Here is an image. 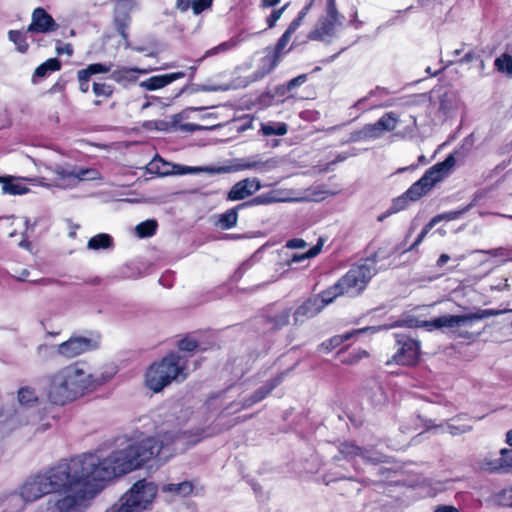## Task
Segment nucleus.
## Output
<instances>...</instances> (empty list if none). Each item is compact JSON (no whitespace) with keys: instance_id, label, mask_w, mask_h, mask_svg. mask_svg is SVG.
I'll return each mask as SVG.
<instances>
[{"instance_id":"obj_27","label":"nucleus","mask_w":512,"mask_h":512,"mask_svg":"<svg viewBox=\"0 0 512 512\" xmlns=\"http://www.w3.org/2000/svg\"><path fill=\"white\" fill-rule=\"evenodd\" d=\"M340 362L345 365H355L361 359L367 358L369 353L364 349H357L351 352H347L346 349H340L337 353Z\"/></svg>"},{"instance_id":"obj_45","label":"nucleus","mask_w":512,"mask_h":512,"mask_svg":"<svg viewBox=\"0 0 512 512\" xmlns=\"http://www.w3.org/2000/svg\"><path fill=\"white\" fill-rule=\"evenodd\" d=\"M213 0H190V8L195 15L202 13L204 10L210 8Z\"/></svg>"},{"instance_id":"obj_55","label":"nucleus","mask_w":512,"mask_h":512,"mask_svg":"<svg viewBox=\"0 0 512 512\" xmlns=\"http://www.w3.org/2000/svg\"><path fill=\"white\" fill-rule=\"evenodd\" d=\"M202 127L194 123H185L181 126V129L187 132H194L200 130Z\"/></svg>"},{"instance_id":"obj_12","label":"nucleus","mask_w":512,"mask_h":512,"mask_svg":"<svg viewBox=\"0 0 512 512\" xmlns=\"http://www.w3.org/2000/svg\"><path fill=\"white\" fill-rule=\"evenodd\" d=\"M97 347L98 342L92 338L71 336L68 340L60 343L56 350L60 356L66 359H72L89 351L95 350Z\"/></svg>"},{"instance_id":"obj_53","label":"nucleus","mask_w":512,"mask_h":512,"mask_svg":"<svg viewBox=\"0 0 512 512\" xmlns=\"http://www.w3.org/2000/svg\"><path fill=\"white\" fill-rule=\"evenodd\" d=\"M127 29L128 25L125 22L121 21L117 24V32L125 41H128Z\"/></svg>"},{"instance_id":"obj_48","label":"nucleus","mask_w":512,"mask_h":512,"mask_svg":"<svg viewBox=\"0 0 512 512\" xmlns=\"http://www.w3.org/2000/svg\"><path fill=\"white\" fill-rule=\"evenodd\" d=\"M307 79V74L298 75L297 77L292 78L287 82V84L285 85V89L290 92L294 90L296 87L303 85L307 81Z\"/></svg>"},{"instance_id":"obj_1","label":"nucleus","mask_w":512,"mask_h":512,"mask_svg":"<svg viewBox=\"0 0 512 512\" xmlns=\"http://www.w3.org/2000/svg\"><path fill=\"white\" fill-rule=\"evenodd\" d=\"M176 440L174 434L165 432L115 450L102 460L87 454L61 461L45 473L29 477L20 488V498L15 500L31 503L44 495L64 492L50 512H82L84 503L96 495L102 483L140 469L150 461L162 465L172 458Z\"/></svg>"},{"instance_id":"obj_7","label":"nucleus","mask_w":512,"mask_h":512,"mask_svg":"<svg viewBox=\"0 0 512 512\" xmlns=\"http://www.w3.org/2000/svg\"><path fill=\"white\" fill-rule=\"evenodd\" d=\"M214 347V343L204 340L200 334L191 332L185 334L176 342L177 350L168 352L169 354L177 355L181 362L184 364V369L189 371V360L197 352H206Z\"/></svg>"},{"instance_id":"obj_35","label":"nucleus","mask_w":512,"mask_h":512,"mask_svg":"<svg viewBox=\"0 0 512 512\" xmlns=\"http://www.w3.org/2000/svg\"><path fill=\"white\" fill-rule=\"evenodd\" d=\"M158 228V223L154 219H148L139 223L136 228V234L139 238H148L155 235Z\"/></svg>"},{"instance_id":"obj_21","label":"nucleus","mask_w":512,"mask_h":512,"mask_svg":"<svg viewBox=\"0 0 512 512\" xmlns=\"http://www.w3.org/2000/svg\"><path fill=\"white\" fill-rule=\"evenodd\" d=\"M382 329V326H372V327H364L360 329H354L349 332H345L343 334L335 335L331 337L328 341L323 342L322 346L325 347L326 350L330 351L342 345L345 341L350 340L351 338L358 336L360 334L371 332L376 333Z\"/></svg>"},{"instance_id":"obj_18","label":"nucleus","mask_w":512,"mask_h":512,"mask_svg":"<svg viewBox=\"0 0 512 512\" xmlns=\"http://www.w3.org/2000/svg\"><path fill=\"white\" fill-rule=\"evenodd\" d=\"M323 309L322 302L315 295L308 297L294 311V325L303 324L306 320L317 316Z\"/></svg>"},{"instance_id":"obj_26","label":"nucleus","mask_w":512,"mask_h":512,"mask_svg":"<svg viewBox=\"0 0 512 512\" xmlns=\"http://www.w3.org/2000/svg\"><path fill=\"white\" fill-rule=\"evenodd\" d=\"M61 67V61L58 58H49L35 69L32 80L36 82V78H44L52 72L59 71Z\"/></svg>"},{"instance_id":"obj_5","label":"nucleus","mask_w":512,"mask_h":512,"mask_svg":"<svg viewBox=\"0 0 512 512\" xmlns=\"http://www.w3.org/2000/svg\"><path fill=\"white\" fill-rule=\"evenodd\" d=\"M157 492L156 484L140 479L106 512H143L151 506Z\"/></svg>"},{"instance_id":"obj_15","label":"nucleus","mask_w":512,"mask_h":512,"mask_svg":"<svg viewBox=\"0 0 512 512\" xmlns=\"http://www.w3.org/2000/svg\"><path fill=\"white\" fill-rule=\"evenodd\" d=\"M58 24L54 18L42 7H37L31 15V23L27 27L30 33H49L56 31Z\"/></svg>"},{"instance_id":"obj_29","label":"nucleus","mask_w":512,"mask_h":512,"mask_svg":"<svg viewBox=\"0 0 512 512\" xmlns=\"http://www.w3.org/2000/svg\"><path fill=\"white\" fill-rule=\"evenodd\" d=\"M233 47V44L230 42V41H225V42H222L220 43L219 45L211 48V49H208L203 56H201L200 58L196 59L195 60V65L191 66L189 68V70L191 71L190 73V78L192 79L194 77V74H195V71L197 69V67L203 62V60L207 57H210V56H214L216 54H219L221 52H226L228 51L229 49H231Z\"/></svg>"},{"instance_id":"obj_54","label":"nucleus","mask_w":512,"mask_h":512,"mask_svg":"<svg viewBox=\"0 0 512 512\" xmlns=\"http://www.w3.org/2000/svg\"><path fill=\"white\" fill-rule=\"evenodd\" d=\"M175 7L181 12H186L190 8V0H176Z\"/></svg>"},{"instance_id":"obj_58","label":"nucleus","mask_w":512,"mask_h":512,"mask_svg":"<svg viewBox=\"0 0 512 512\" xmlns=\"http://www.w3.org/2000/svg\"><path fill=\"white\" fill-rule=\"evenodd\" d=\"M350 155H351V154H349V153H340V154H338V155L336 156V158H335V159L331 160V161L329 162V164H330V165H334V164H336V163H338V162H342V161L346 160Z\"/></svg>"},{"instance_id":"obj_17","label":"nucleus","mask_w":512,"mask_h":512,"mask_svg":"<svg viewBox=\"0 0 512 512\" xmlns=\"http://www.w3.org/2000/svg\"><path fill=\"white\" fill-rule=\"evenodd\" d=\"M481 468L489 473L512 474V448L501 449L499 458H485L481 462Z\"/></svg>"},{"instance_id":"obj_64","label":"nucleus","mask_w":512,"mask_h":512,"mask_svg":"<svg viewBox=\"0 0 512 512\" xmlns=\"http://www.w3.org/2000/svg\"><path fill=\"white\" fill-rule=\"evenodd\" d=\"M257 164H258L257 162L247 163V164L244 165V168H248V169L254 168V167L257 166Z\"/></svg>"},{"instance_id":"obj_20","label":"nucleus","mask_w":512,"mask_h":512,"mask_svg":"<svg viewBox=\"0 0 512 512\" xmlns=\"http://www.w3.org/2000/svg\"><path fill=\"white\" fill-rule=\"evenodd\" d=\"M110 71V65L104 63H92L86 68L77 72V79L79 82V90L82 93H87L90 89V78L95 74H104Z\"/></svg>"},{"instance_id":"obj_37","label":"nucleus","mask_w":512,"mask_h":512,"mask_svg":"<svg viewBox=\"0 0 512 512\" xmlns=\"http://www.w3.org/2000/svg\"><path fill=\"white\" fill-rule=\"evenodd\" d=\"M138 70L137 69H133V68H126V67H123V68H119V69H116L114 70L112 73H111V78L118 82V83H122V82H131V81H135L136 80V72Z\"/></svg>"},{"instance_id":"obj_11","label":"nucleus","mask_w":512,"mask_h":512,"mask_svg":"<svg viewBox=\"0 0 512 512\" xmlns=\"http://www.w3.org/2000/svg\"><path fill=\"white\" fill-rule=\"evenodd\" d=\"M338 451L340 456H334L335 460H352L356 457H361L365 461V471L368 473H373L374 471L377 474L384 473V466L382 465V462L379 457L372 458L368 456V451L364 448L356 445L354 442L351 441H344L341 442L338 446Z\"/></svg>"},{"instance_id":"obj_28","label":"nucleus","mask_w":512,"mask_h":512,"mask_svg":"<svg viewBox=\"0 0 512 512\" xmlns=\"http://www.w3.org/2000/svg\"><path fill=\"white\" fill-rule=\"evenodd\" d=\"M382 131H384V116L373 124H366L357 134L359 139H367L379 137Z\"/></svg>"},{"instance_id":"obj_39","label":"nucleus","mask_w":512,"mask_h":512,"mask_svg":"<svg viewBox=\"0 0 512 512\" xmlns=\"http://www.w3.org/2000/svg\"><path fill=\"white\" fill-rule=\"evenodd\" d=\"M292 35H290L288 32L284 31V33L281 35V37L277 40L276 44L273 47H270L273 51H275L277 54L284 56L289 53L292 49V46L286 49L288 43L291 40Z\"/></svg>"},{"instance_id":"obj_40","label":"nucleus","mask_w":512,"mask_h":512,"mask_svg":"<svg viewBox=\"0 0 512 512\" xmlns=\"http://www.w3.org/2000/svg\"><path fill=\"white\" fill-rule=\"evenodd\" d=\"M322 249V244L318 243L316 245H314L313 247H311L308 251H306L305 253H294L290 260H289V263H299V262H302L304 260H307V259H310V258H313L315 256H317L320 251Z\"/></svg>"},{"instance_id":"obj_32","label":"nucleus","mask_w":512,"mask_h":512,"mask_svg":"<svg viewBox=\"0 0 512 512\" xmlns=\"http://www.w3.org/2000/svg\"><path fill=\"white\" fill-rule=\"evenodd\" d=\"M343 290H341L340 286H338V281L329 286L327 289L323 290L319 294L315 295L320 302H322L323 308L327 305L331 304L337 297L343 296Z\"/></svg>"},{"instance_id":"obj_10","label":"nucleus","mask_w":512,"mask_h":512,"mask_svg":"<svg viewBox=\"0 0 512 512\" xmlns=\"http://www.w3.org/2000/svg\"><path fill=\"white\" fill-rule=\"evenodd\" d=\"M53 172L56 178L51 185L61 188L74 186L82 180H94L98 174V171L94 168L62 165H56Z\"/></svg>"},{"instance_id":"obj_33","label":"nucleus","mask_w":512,"mask_h":512,"mask_svg":"<svg viewBox=\"0 0 512 512\" xmlns=\"http://www.w3.org/2000/svg\"><path fill=\"white\" fill-rule=\"evenodd\" d=\"M287 131H288V126L284 122L269 121L266 123H261L260 132L264 136H272V135L283 136L287 133Z\"/></svg>"},{"instance_id":"obj_63","label":"nucleus","mask_w":512,"mask_h":512,"mask_svg":"<svg viewBox=\"0 0 512 512\" xmlns=\"http://www.w3.org/2000/svg\"><path fill=\"white\" fill-rule=\"evenodd\" d=\"M113 3L125 5L128 4L131 0H110Z\"/></svg>"},{"instance_id":"obj_16","label":"nucleus","mask_w":512,"mask_h":512,"mask_svg":"<svg viewBox=\"0 0 512 512\" xmlns=\"http://www.w3.org/2000/svg\"><path fill=\"white\" fill-rule=\"evenodd\" d=\"M289 370L282 371L268 380L263 386L256 389L249 397L243 400V408H250L256 403L264 400L276 387H278L287 376Z\"/></svg>"},{"instance_id":"obj_19","label":"nucleus","mask_w":512,"mask_h":512,"mask_svg":"<svg viewBox=\"0 0 512 512\" xmlns=\"http://www.w3.org/2000/svg\"><path fill=\"white\" fill-rule=\"evenodd\" d=\"M261 188L260 181L256 178L244 179L235 183L228 192L227 199L230 201L243 200Z\"/></svg>"},{"instance_id":"obj_24","label":"nucleus","mask_w":512,"mask_h":512,"mask_svg":"<svg viewBox=\"0 0 512 512\" xmlns=\"http://www.w3.org/2000/svg\"><path fill=\"white\" fill-rule=\"evenodd\" d=\"M0 183L3 194L23 195L29 191V188L23 185L19 178L13 176H0Z\"/></svg>"},{"instance_id":"obj_43","label":"nucleus","mask_w":512,"mask_h":512,"mask_svg":"<svg viewBox=\"0 0 512 512\" xmlns=\"http://www.w3.org/2000/svg\"><path fill=\"white\" fill-rule=\"evenodd\" d=\"M310 7H311V4H308V5L304 6L298 12L297 17L295 19H293V21L289 24V26L287 27V29L285 31L288 32L290 35H293L295 33V31L301 25V23L304 20V18L306 17Z\"/></svg>"},{"instance_id":"obj_2","label":"nucleus","mask_w":512,"mask_h":512,"mask_svg":"<svg viewBox=\"0 0 512 512\" xmlns=\"http://www.w3.org/2000/svg\"><path fill=\"white\" fill-rule=\"evenodd\" d=\"M116 373H87L77 362L60 368L48 376L47 399L53 405L64 406L108 382Z\"/></svg>"},{"instance_id":"obj_36","label":"nucleus","mask_w":512,"mask_h":512,"mask_svg":"<svg viewBox=\"0 0 512 512\" xmlns=\"http://www.w3.org/2000/svg\"><path fill=\"white\" fill-rule=\"evenodd\" d=\"M162 490L164 492H171L174 494H179L182 496L190 495L193 491V485L189 481H183L181 483H170L165 486H163Z\"/></svg>"},{"instance_id":"obj_57","label":"nucleus","mask_w":512,"mask_h":512,"mask_svg":"<svg viewBox=\"0 0 512 512\" xmlns=\"http://www.w3.org/2000/svg\"><path fill=\"white\" fill-rule=\"evenodd\" d=\"M280 1L281 0H261L260 6L262 8L275 7L276 5H278L280 3Z\"/></svg>"},{"instance_id":"obj_4","label":"nucleus","mask_w":512,"mask_h":512,"mask_svg":"<svg viewBox=\"0 0 512 512\" xmlns=\"http://www.w3.org/2000/svg\"><path fill=\"white\" fill-rule=\"evenodd\" d=\"M189 376L184 364L177 355L167 353L152 362L146 369L144 384L153 393H159L173 382H183Z\"/></svg>"},{"instance_id":"obj_6","label":"nucleus","mask_w":512,"mask_h":512,"mask_svg":"<svg viewBox=\"0 0 512 512\" xmlns=\"http://www.w3.org/2000/svg\"><path fill=\"white\" fill-rule=\"evenodd\" d=\"M374 262L366 260L364 263L353 265L341 278L338 286L343 294L349 297L358 296L363 292L369 280L375 275Z\"/></svg>"},{"instance_id":"obj_14","label":"nucleus","mask_w":512,"mask_h":512,"mask_svg":"<svg viewBox=\"0 0 512 512\" xmlns=\"http://www.w3.org/2000/svg\"><path fill=\"white\" fill-rule=\"evenodd\" d=\"M291 314V307L273 303L266 308L263 318L265 323L271 326L270 330L275 332L290 324Z\"/></svg>"},{"instance_id":"obj_22","label":"nucleus","mask_w":512,"mask_h":512,"mask_svg":"<svg viewBox=\"0 0 512 512\" xmlns=\"http://www.w3.org/2000/svg\"><path fill=\"white\" fill-rule=\"evenodd\" d=\"M283 60V57L267 47L265 55L260 59L256 75L260 78L273 72Z\"/></svg>"},{"instance_id":"obj_60","label":"nucleus","mask_w":512,"mask_h":512,"mask_svg":"<svg viewBox=\"0 0 512 512\" xmlns=\"http://www.w3.org/2000/svg\"><path fill=\"white\" fill-rule=\"evenodd\" d=\"M392 121H395V118L392 117V113H386V131L392 130L394 128V125L391 124Z\"/></svg>"},{"instance_id":"obj_47","label":"nucleus","mask_w":512,"mask_h":512,"mask_svg":"<svg viewBox=\"0 0 512 512\" xmlns=\"http://www.w3.org/2000/svg\"><path fill=\"white\" fill-rule=\"evenodd\" d=\"M435 226L429 221L425 226L423 227L422 231L417 236L416 240L413 242V244L409 247L408 250L415 249L418 245L422 243L426 235L434 228Z\"/></svg>"},{"instance_id":"obj_13","label":"nucleus","mask_w":512,"mask_h":512,"mask_svg":"<svg viewBox=\"0 0 512 512\" xmlns=\"http://www.w3.org/2000/svg\"><path fill=\"white\" fill-rule=\"evenodd\" d=\"M273 201V198L268 194L258 195L246 202L238 204L237 206L228 209L223 214L220 215L219 220L217 222L218 226L223 230H228L236 226L238 221V211L245 208L256 205H264L269 204Z\"/></svg>"},{"instance_id":"obj_52","label":"nucleus","mask_w":512,"mask_h":512,"mask_svg":"<svg viewBox=\"0 0 512 512\" xmlns=\"http://www.w3.org/2000/svg\"><path fill=\"white\" fill-rule=\"evenodd\" d=\"M59 45L56 47V52L58 55L67 54L72 55L73 48L70 44L60 45V41H58Z\"/></svg>"},{"instance_id":"obj_23","label":"nucleus","mask_w":512,"mask_h":512,"mask_svg":"<svg viewBox=\"0 0 512 512\" xmlns=\"http://www.w3.org/2000/svg\"><path fill=\"white\" fill-rule=\"evenodd\" d=\"M185 76L184 72H173V73H167L163 75H155L151 76L150 78L146 79L141 83L143 87H145L147 90L154 91L161 88H164L165 86L169 85L170 83L174 82L175 80L181 79Z\"/></svg>"},{"instance_id":"obj_56","label":"nucleus","mask_w":512,"mask_h":512,"mask_svg":"<svg viewBox=\"0 0 512 512\" xmlns=\"http://www.w3.org/2000/svg\"><path fill=\"white\" fill-rule=\"evenodd\" d=\"M434 512H460V511L454 506L443 505V506L437 507Z\"/></svg>"},{"instance_id":"obj_61","label":"nucleus","mask_w":512,"mask_h":512,"mask_svg":"<svg viewBox=\"0 0 512 512\" xmlns=\"http://www.w3.org/2000/svg\"><path fill=\"white\" fill-rule=\"evenodd\" d=\"M65 86H66V81H64L62 79V77H60L58 79V81L54 84L52 89L61 91V90L65 89Z\"/></svg>"},{"instance_id":"obj_49","label":"nucleus","mask_w":512,"mask_h":512,"mask_svg":"<svg viewBox=\"0 0 512 512\" xmlns=\"http://www.w3.org/2000/svg\"><path fill=\"white\" fill-rule=\"evenodd\" d=\"M479 60L481 67H484V61L481 59L480 54L475 50H470L467 53L464 54V56L459 60L462 64H468L473 61Z\"/></svg>"},{"instance_id":"obj_59","label":"nucleus","mask_w":512,"mask_h":512,"mask_svg":"<svg viewBox=\"0 0 512 512\" xmlns=\"http://www.w3.org/2000/svg\"><path fill=\"white\" fill-rule=\"evenodd\" d=\"M450 260V256L448 254H441L437 259V266L442 267Z\"/></svg>"},{"instance_id":"obj_8","label":"nucleus","mask_w":512,"mask_h":512,"mask_svg":"<svg viewBox=\"0 0 512 512\" xmlns=\"http://www.w3.org/2000/svg\"><path fill=\"white\" fill-rule=\"evenodd\" d=\"M501 312L502 311L495 309H480L477 312L462 315H443L430 321H425L423 326L428 328V330L454 328L467 323H471L473 321L481 320L491 316H497Z\"/></svg>"},{"instance_id":"obj_3","label":"nucleus","mask_w":512,"mask_h":512,"mask_svg":"<svg viewBox=\"0 0 512 512\" xmlns=\"http://www.w3.org/2000/svg\"><path fill=\"white\" fill-rule=\"evenodd\" d=\"M455 164L454 154H449L444 161L438 162L427 169L419 180L393 200L391 207L386 211V217L406 209L411 202H416L426 196L437 183L449 174Z\"/></svg>"},{"instance_id":"obj_41","label":"nucleus","mask_w":512,"mask_h":512,"mask_svg":"<svg viewBox=\"0 0 512 512\" xmlns=\"http://www.w3.org/2000/svg\"><path fill=\"white\" fill-rule=\"evenodd\" d=\"M495 67L499 72H505L512 77V56L504 53L495 59Z\"/></svg>"},{"instance_id":"obj_44","label":"nucleus","mask_w":512,"mask_h":512,"mask_svg":"<svg viewBox=\"0 0 512 512\" xmlns=\"http://www.w3.org/2000/svg\"><path fill=\"white\" fill-rule=\"evenodd\" d=\"M467 208L459 211H449L441 214L435 215L433 218L430 219L431 223L436 226L439 222L445 220V221H452L455 219H458L463 212H465Z\"/></svg>"},{"instance_id":"obj_62","label":"nucleus","mask_w":512,"mask_h":512,"mask_svg":"<svg viewBox=\"0 0 512 512\" xmlns=\"http://www.w3.org/2000/svg\"><path fill=\"white\" fill-rule=\"evenodd\" d=\"M506 442L508 445L512 446V429L506 433Z\"/></svg>"},{"instance_id":"obj_31","label":"nucleus","mask_w":512,"mask_h":512,"mask_svg":"<svg viewBox=\"0 0 512 512\" xmlns=\"http://www.w3.org/2000/svg\"><path fill=\"white\" fill-rule=\"evenodd\" d=\"M27 30H9L8 31V39L14 43L18 52L24 54L29 49V44L27 42Z\"/></svg>"},{"instance_id":"obj_42","label":"nucleus","mask_w":512,"mask_h":512,"mask_svg":"<svg viewBox=\"0 0 512 512\" xmlns=\"http://www.w3.org/2000/svg\"><path fill=\"white\" fill-rule=\"evenodd\" d=\"M494 500L500 506L512 507V486L495 493Z\"/></svg>"},{"instance_id":"obj_30","label":"nucleus","mask_w":512,"mask_h":512,"mask_svg":"<svg viewBox=\"0 0 512 512\" xmlns=\"http://www.w3.org/2000/svg\"><path fill=\"white\" fill-rule=\"evenodd\" d=\"M114 245L113 238L107 233H99L91 237L87 247L91 250L109 249Z\"/></svg>"},{"instance_id":"obj_51","label":"nucleus","mask_w":512,"mask_h":512,"mask_svg":"<svg viewBox=\"0 0 512 512\" xmlns=\"http://www.w3.org/2000/svg\"><path fill=\"white\" fill-rule=\"evenodd\" d=\"M327 12L329 16V20H333V22H337L338 19V11L336 8L335 0L327 1Z\"/></svg>"},{"instance_id":"obj_46","label":"nucleus","mask_w":512,"mask_h":512,"mask_svg":"<svg viewBox=\"0 0 512 512\" xmlns=\"http://www.w3.org/2000/svg\"><path fill=\"white\" fill-rule=\"evenodd\" d=\"M288 5L289 4L286 3L282 7L278 8V9H274L271 12V14L266 19V23H267V27L268 28H273L276 25L277 21L281 18L282 14L284 13V11L288 7Z\"/></svg>"},{"instance_id":"obj_38","label":"nucleus","mask_w":512,"mask_h":512,"mask_svg":"<svg viewBox=\"0 0 512 512\" xmlns=\"http://www.w3.org/2000/svg\"><path fill=\"white\" fill-rule=\"evenodd\" d=\"M92 90L97 98L108 99L112 97L115 87L106 82H94Z\"/></svg>"},{"instance_id":"obj_50","label":"nucleus","mask_w":512,"mask_h":512,"mask_svg":"<svg viewBox=\"0 0 512 512\" xmlns=\"http://www.w3.org/2000/svg\"><path fill=\"white\" fill-rule=\"evenodd\" d=\"M307 246V243L302 238H293L286 242L285 247L290 249H303Z\"/></svg>"},{"instance_id":"obj_34","label":"nucleus","mask_w":512,"mask_h":512,"mask_svg":"<svg viewBox=\"0 0 512 512\" xmlns=\"http://www.w3.org/2000/svg\"><path fill=\"white\" fill-rule=\"evenodd\" d=\"M18 401L23 406L32 407L38 403L39 398L34 388L25 386L18 390Z\"/></svg>"},{"instance_id":"obj_25","label":"nucleus","mask_w":512,"mask_h":512,"mask_svg":"<svg viewBox=\"0 0 512 512\" xmlns=\"http://www.w3.org/2000/svg\"><path fill=\"white\" fill-rule=\"evenodd\" d=\"M335 23L328 18L320 20L315 28L308 33V39L313 41H323L326 37L332 36Z\"/></svg>"},{"instance_id":"obj_9","label":"nucleus","mask_w":512,"mask_h":512,"mask_svg":"<svg viewBox=\"0 0 512 512\" xmlns=\"http://www.w3.org/2000/svg\"><path fill=\"white\" fill-rule=\"evenodd\" d=\"M393 336L396 345L393 361L403 366L416 365L420 358V343L407 334L394 333Z\"/></svg>"}]
</instances>
